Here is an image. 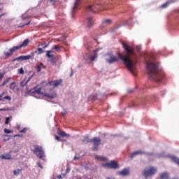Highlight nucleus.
<instances>
[{"instance_id": "36", "label": "nucleus", "mask_w": 179, "mask_h": 179, "mask_svg": "<svg viewBox=\"0 0 179 179\" xmlns=\"http://www.w3.org/2000/svg\"><path fill=\"white\" fill-rule=\"evenodd\" d=\"M55 139L56 141H58L59 142H62V140L61 139V137L58 136H55Z\"/></svg>"}, {"instance_id": "18", "label": "nucleus", "mask_w": 179, "mask_h": 179, "mask_svg": "<svg viewBox=\"0 0 179 179\" xmlns=\"http://www.w3.org/2000/svg\"><path fill=\"white\" fill-rule=\"evenodd\" d=\"M1 159H4L6 160H10V159H12V155H10V154H6L4 155H1Z\"/></svg>"}, {"instance_id": "16", "label": "nucleus", "mask_w": 179, "mask_h": 179, "mask_svg": "<svg viewBox=\"0 0 179 179\" xmlns=\"http://www.w3.org/2000/svg\"><path fill=\"white\" fill-rule=\"evenodd\" d=\"M99 51V49L94 50V55L90 56V61H94L97 59V52Z\"/></svg>"}, {"instance_id": "27", "label": "nucleus", "mask_w": 179, "mask_h": 179, "mask_svg": "<svg viewBox=\"0 0 179 179\" xmlns=\"http://www.w3.org/2000/svg\"><path fill=\"white\" fill-rule=\"evenodd\" d=\"M31 78H33V75L28 78L25 84H23V83H21L20 85L22 87H24V85H27V83H29V82H30V80H31Z\"/></svg>"}, {"instance_id": "49", "label": "nucleus", "mask_w": 179, "mask_h": 179, "mask_svg": "<svg viewBox=\"0 0 179 179\" xmlns=\"http://www.w3.org/2000/svg\"><path fill=\"white\" fill-rule=\"evenodd\" d=\"M57 179H62V176L61 175L57 176Z\"/></svg>"}, {"instance_id": "34", "label": "nucleus", "mask_w": 179, "mask_h": 179, "mask_svg": "<svg viewBox=\"0 0 179 179\" xmlns=\"http://www.w3.org/2000/svg\"><path fill=\"white\" fill-rule=\"evenodd\" d=\"M9 121H10V117H6L5 121L6 125H8V124H9Z\"/></svg>"}, {"instance_id": "17", "label": "nucleus", "mask_w": 179, "mask_h": 179, "mask_svg": "<svg viewBox=\"0 0 179 179\" xmlns=\"http://www.w3.org/2000/svg\"><path fill=\"white\" fill-rule=\"evenodd\" d=\"M58 135H59V136H62V138H69L71 136L70 134H66V132L64 131H59Z\"/></svg>"}, {"instance_id": "35", "label": "nucleus", "mask_w": 179, "mask_h": 179, "mask_svg": "<svg viewBox=\"0 0 179 179\" xmlns=\"http://www.w3.org/2000/svg\"><path fill=\"white\" fill-rule=\"evenodd\" d=\"M4 132H5V134H12V131H10L8 129H4Z\"/></svg>"}, {"instance_id": "41", "label": "nucleus", "mask_w": 179, "mask_h": 179, "mask_svg": "<svg viewBox=\"0 0 179 179\" xmlns=\"http://www.w3.org/2000/svg\"><path fill=\"white\" fill-rule=\"evenodd\" d=\"M19 73H20V75H23V73H24V71L23 70L22 68H21V69L19 70Z\"/></svg>"}, {"instance_id": "50", "label": "nucleus", "mask_w": 179, "mask_h": 179, "mask_svg": "<svg viewBox=\"0 0 179 179\" xmlns=\"http://www.w3.org/2000/svg\"><path fill=\"white\" fill-rule=\"evenodd\" d=\"M78 159H79V157H76V156H75L74 158H73L74 160H78Z\"/></svg>"}, {"instance_id": "45", "label": "nucleus", "mask_w": 179, "mask_h": 179, "mask_svg": "<svg viewBox=\"0 0 179 179\" xmlns=\"http://www.w3.org/2000/svg\"><path fill=\"white\" fill-rule=\"evenodd\" d=\"M5 85H6V83L3 81V82L1 84L0 87H3V86H5Z\"/></svg>"}, {"instance_id": "44", "label": "nucleus", "mask_w": 179, "mask_h": 179, "mask_svg": "<svg viewBox=\"0 0 179 179\" xmlns=\"http://www.w3.org/2000/svg\"><path fill=\"white\" fill-rule=\"evenodd\" d=\"M50 3H52V5H55V0H50Z\"/></svg>"}, {"instance_id": "54", "label": "nucleus", "mask_w": 179, "mask_h": 179, "mask_svg": "<svg viewBox=\"0 0 179 179\" xmlns=\"http://www.w3.org/2000/svg\"><path fill=\"white\" fill-rule=\"evenodd\" d=\"M62 115H65V114H66L65 112L64 113H62Z\"/></svg>"}, {"instance_id": "20", "label": "nucleus", "mask_w": 179, "mask_h": 179, "mask_svg": "<svg viewBox=\"0 0 179 179\" xmlns=\"http://www.w3.org/2000/svg\"><path fill=\"white\" fill-rule=\"evenodd\" d=\"M169 173L164 172L160 175V179H169Z\"/></svg>"}, {"instance_id": "30", "label": "nucleus", "mask_w": 179, "mask_h": 179, "mask_svg": "<svg viewBox=\"0 0 179 179\" xmlns=\"http://www.w3.org/2000/svg\"><path fill=\"white\" fill-rule=\"evenodd\" d=\"M169 3H170V1H167L166 3L162 4V5L161 6V8H167V6H169Z\"/></svg>"}, {"instance_id": "33", "label": "nucleus", "mask_w": 179, "mask_h": 179, "mask_svg": "<svg viewBox=\"0 0 179 179\" xmlns=\"http://www.w3.org/2000/svg\"><path fill=\"white\" fill-rule=\"evenodd\" d=\"M46 97H48V99H55L56 95H48L45 94Z\"/></svg>"}, {"instance_id": "46", "label": "nucleus", "mask_w": 179, "mask_h": 179, "mask_svg": "<svg viewBox=\"0 0 179 179\" xmlns=\"http://www.w3.org/2000/svg\"><path fill=\"white\" fill-rule=\"evenodd\" d=\"M31 23V21H29L27 24H24L23 26H27Z\"/></svg>"}, {"instance_id": "22", "label": "nucleus", "mask_w": 179, "mask_h": 179, "mask_svg": "<svg viewBox=\"0 0 179 179\" xmlns=\"http://www.w3.org/2000/svg\"><path fill=\"white\" fill-rule=\"evenodd\" d=\"M171 160L173 162H174V163H176V164H178V166H179V158H178L177 157H171Z\"/></svg>"}, {"instance_id": "31", "label": "nucleus", "mask_w": 179, "mask_h": 179, "mask_svg": "<svg viewBox=\"0 0 179 179\" xmlns=\"http://www.w3.org/2000/svg\"><path fill=\"white\" fill-rule=\"evenodd\" d=\"M53 50H56V51H59V50H61V46L56 45L54 46Z\"/></svg>"}, {"instance_id": "5", "label": "nucleus", "mask_w": 179, "mask_h": 179, "mask_svg": "<svg viewBox=\"0 0 179 179\" xmlns=\"http://www.w3.org/2000/svg\"><path fill=\"white\" fill-rule=\"evenodd\" d=\"M157 171V169H156V168L150 166L148 169L143 171V175L144 177H145V178H148V177H150V176H155Z\"/></svg>"}, {"instance_id": "53", "label": "nucleus", "mask_w": 179, "mask_h": 179, "mask_svg": "<svg viewBox=\"0 0 179 179\" xmlns=\"http://www.w3.org/2000/svg\"><path fill=\"white\" fill-rule=\"evenodd\" d=\"M48 45H45V46H43V48H47Z\"/></svg>"}, {"instance_id": "6", "label": "nucleus", "mask_w": 179, "mask_h": 179, "mask_svg": "<svg viewBox=\"0 0 179 179\" xmlns=\"http://www.w3.org/2000/svg\"><path fill=\"white\" fill-rule=\"evenodd\" d=\"M103 166L106 167L107 169H113L114 170H116V169H118V167H120V166L115 161H111L110 162L103 164Z\"/></svg>"}, {"instance_id": "9", "label": "nucleus", "mask_w": 179, "mask_h": 179, "mask_svg": "<svg viewBox=\"0 0 179 179\" xmlns=\"http://www.w3.org/2000/svg\"><path fill=\"white\" fill-rule=\"evenodd\" d=\"M99 9H100V6L90 5L87 7V10H90V12H96V10H98Z\"/></svg>"}, {"instance_id": "37", "label": "nucleus", "mask_w": 179, "mask_h": 179, "mask_svg": "<svg viewBox=\"0 0 179 179\" xmlns=\"http://www.w3.org/2000/svg\"><path fill=\"white\" fill-rule=\"evenodd\" d=\"M37 50L39 54H43L44 52V51H43V48H38Z\"/></svg>"}, {"instance_id": "59", "label": "nucleus", "mask_w": 179, "mask_h": 179, "mask_svg": "<svg viewBox=\"0 0 179 179\" xmlns=\"http://www.w3.org/2000/svg\"><path fill=\"white\" fill-rule=\"evenodd\" d=\"M0 149H1V145H0Z\"/></svg>"}, {"instance_id": "14", "label": "nucleus", "mask_w": 179, "mask_h": 179, "mask_svg": "<svg viewBox=\"0 0 179 179\" xmlns=\"http://www.w3.org/2000/svg\"><path fill=\"white\" fill-rule=\"evenodd\" d=\"M87 22L88 27H92V26L94 24V20L93 19L92 17H88L87 19Z\"/></svg>"}, {"instance_id": "25", "label": "nucleus", "mask_w": 179, "mask_h": 179, "mask_svg": "<svg viewBox=\"0 0 179 179\" xmlns=\"http://www.w3.org/2000/svg\"><path fill=\"white\" fill-rule=\"evenodd\" d=\"M4 100H8V101H10L12 100V98L9 96H4L3 99H0V101H4Z\"/></svg>"}, {"instance_id": "32", "label": "nucleus", "mask_w": 179, "mask_h": 179, "mask_svg": "<svg viewBox=\"0 0 179 179\" xmlns=\"http://www.w3.org/2000/svg\"><path fill=\"white\" fill-rule=\"evenodd\" d=\"M36 71L37 72H41V66L38 64L36 65Z\"/></svg>"}, {"instance_id": "26", "label": "nucleus", "mask_w": 179, "mask_h": 179, "mask_svg": "<svg viewBox=\"0 0 179 179\" xmlns=\"http://www.w3.org/2000/svg\"><path fill=\"white\" fill-rule=\"evenodd\" d=\"M15 87H16V83L15 82L11 83L10 85V89L11 90H15Z\"/></svg>"}, {"instance_id": "2", "label": "nucleus", "mask_w": 179, "mask_h": 179, "mask_svg": "<svg viewBox=\"0 0 179 179\" xmlns=\"http://www.w3.org/2000/svg\"><path fill=\"white\" fill-rule=\"evenodd\" d=\"M147 72L150 76V79L155 82H162L164 78L163 71L159 69V65L150 61L146 62Z\"/></svg>"}, {"instance_id": "13", "label": "nucleus", "mask_w": 179, "mask_h": 179, "mask_svg": "<svg viewBox=\"0 0 179 179\" xmlns=\"http://www.w3.org/2000/svg\"><path fill=\"white\" fill-rule=\"evenodd\" d=\"M28 93L31 94V93H34L36 94H41V88H38L37 90H36V87L28 91Z\"/></svg>"}, {"instance_id": "1", "label": "nucleus", "mask_w": 179, "mask_h": 179, "mask_svg": "<svg viewBox=\"0 0 179 179\" xmlns=\"http://www.w3.org/2000/svg\"><path fill=\"white\" fill-rule=\"evenodd\" d=\"M122 45L127 52V55L124 56L121 53H118L117 56L113 55L111 52L106 54V62L109 64H115V62H118L119 59H121L124 65H126L127 69L131 72L132 75H136V62L131 59V55L135 54V49L129 46L126 43L122 42Z\"/></svg>"}, {"instance_id": "21", "label": "nucleus", "mask_w": 179, "mask_h": 179, "mask_svg": "<svg viewBox=\"0 0 179 179\" xmlns=\"http://www.w3.org/2000/svg\"><path fill=\"white\" fill-rule=\"evenodd\" d=\"M95 159H96V160H101V162H107V158L99 155H96Z\"/></svg>"}, {"instance_id": "4", "label": "nucleus", "mask_w": 179, "mask_h": 179, "mask_svg": "<svg viewBox=\"0 0 179 179\" xmlns=\"http://www.w3.org/2000/svg\"><path fill=\"white\" fill-rule=\"evenodd\" d=\"M32 152L34 155L38 156L39 159H43V157H45V152L41 146H36Z\"/></svg>"}, {"instance_id": "48", "label": "nucleus", "mask_w": 179, "mask_h": 179, "mask_svg": "<svg viewBox=\"0 0 179 179\" xmlns=\"http://www.w3.org/2000/svg\"><path fill=\"white\" fill-rule=\"evenodd\" d=\"M41 66H42V68H43V69H45V66H44V65H43V63H40Z\"/></svg>"}, {"instance_id": "8", "label": "nucleus", "mask_w": 179, "mask_h": 179, "mask_svg": "<svg viewBox=\"0 0 179 179\" xmlns=\"http://www.w3.org/2000/svg\"><path fill=\"white\" fill-rule=\"evenodd\" d=\"M17 48H16V46H14L13 48L9 49V52H5L4 55H6V57H11V55H13L15 51H17Z\"/></svg>"}, {"instance_id": "15", "label": "nucleus", "mask_w": 179, "mask_h": 179, "mask_svg": "<svg viewBox=\"0 0 179 179\" xmlns=\"http://www.w3.org/2000/svg\"><path fill=\"white\" fill-rule=\"evenodd\" d=\"M138 155H145V152L143 150H138V151H134L131 155V157H135V156H138Z\"/></svg>"}, {"instance_id": "40", "label": "nucleus", "mask_w": 179, "mask_h": 179, "mask_svg": "<svg viewBox=\"0 0 179 179\" xmlns=\"http://www.w3.org/2000/svg\"><path fill=\"white\" fill-rule=\"evenodd\" d=\"M62 41H63V43H64V44H66V36H62Z\"/></svg>"}, {"instance_id": "7", "label": "nucleus", "mask_w": 179, "mask_h": 179, "mask_svg": "<svg viewBox=\"0 0 179 179\" xmlns=\"http://www.w3.org/2000/svg\"><path fill=\"white\" fill-rule=\"evenodd\" d=\"M32 55H22V56H20L18 57H16L15 59H13V61H27V59H33V57H34V52H33L31 53Z\"/></svg>"}, {"instance_id": "55", "label": "nucleus", "mask_w": 179, "mask_h": 179, "mask_svg": "<svg viewBox=\"0 0 179 179\" xmlns=\"http://www.w3.org/2000/svg\"><path fill=\"white\" fill-rule=\"evenodd\" d=\"M5 109H0V111H4Z\"/></svg>"}, {"instance_id": "42", "label": "nucleus", "mask_w": 179, "mask_h": 179, "mask_svg": "<svg viewBox=\"0 0 179 179\" xmlns=\"http://www.w3.org/2000/svg\"><path fill=\"white\" fill-rule=\"evenodd\" d=\"M9 79L10 78H6V80H4V83H6H6H9Z\"/></svg>"}, {"instance_id": "11", "label": "nucleus", "mask_w": 179, "mask_h": 179, "mask_svg": "<svg viewBox=\"0 0 179 179\" xmlns=\"http://www.w3.org/2000/svg\"><path fill=\"white\" fill-rule=\"evenodd\" d=\"M61 83H62V79L51 81L50 83V86H54L55 87H57V86H59V85H61Z\"/></svg>"}, {"instance_id": "29", "label": "nucleus", "mask_w": 179, "mask_h": 179, "mask_svg": "<svg viewBox=\"0 0 179 179\" xmlns=\"http://www.w3.org/2000/svg\"><path fill=\"white\" fill-rule=\"evenodd\" d=\"M20 171H22V169H17L13 171V173L15 176H19V174H20Z\"/></svg>"}, {"instance_id": "23", "label": "nucleus", "mask_w": 179, "mask_h": 179, "mask_svg": "<svg viewBox=\"0 0 179 179\" xmlns=\"http://www.w3.org/2000/svg\"><path fill=\"white\" fill-rule=\"evenodd\" d=\"M83 143H90V139L89 138V136H85L83 140H82Z\"/></svg>"}, {"instance_id": "3", "label": "nucleus", "mask_w": 179, "mask_h": 179, "mask_svg": "<svg viewBox=\"0 0 179 179\" xmlns=\"http://www.w3.org/2000/svg\"><path fill=\"white\" fill-rule=\"evenodd\" d=\"M90 143H93L92 150L94 152H97V150H99V146L101 145V138H100L99 137H94L90 139Z\"/></svg>"}, {"instance_id": "19", "label": "nucleus", "mask_w": 179, "mask_h": 179, "mask_svg": "<svg viewBox=\"0 0 179 179\" xmlns=\"http://www.w3.org/2000/svg\"><path fill=\"white\" fill-rule=\"evenodd\" d=\"M79 3H80V0H76L74 3V6L72 8V12L73 13L75 9H78V6H79Z\"/></svg>"}, {"instance_id": "57", "label": "nucleus", "mask_w": 179, "mask_h": 179, "mask_svg": "<svg viewBox=\"0 0 179 179\" xmlns=\"http://www.w3.org/2000/svg\"><path fill=\"white\" fill-rule=\"evenodd\" d=\"M1 94H3H3H5V92H3Z\"/></svg>"}, {"instance_id": "28", "label": "nucleus", "mask_w": 179, "mask_h": 179, "mask_svg": "<svg viewBox=\"0 0 179 179\" xmlns=\"http://www.w3.org/2000/svg\"><path fill=\"white\" fill-rule=\"evenodd\" d=\"M46 57H48V58H52L54 55H51V50H48L46 52Z\"/></svg>"}, {"instance_id": "56", "label": "nucleus", "mask_w": 179, "mask_h": 179, "mask_svg": "<svg viewBox=\"0 0 179 179\" xmlns=\"http://www.w3.org/2000/svg\"><path fill=\"white\" fill-rule=\"evenodd\" d=\"M57 41H61V39H57Z\"/></svg>"}, {"instance_id": "51", "label": "nucleus", "mask_w": 179, "mask_h": 179, "mask_svg": "<svg viewBox=\"0 0 179 179\" xmlns=\"http://www.w3.org/2000/svg\"><path fill=\"white\" fill-rule=\"evenodd\" d=\"M70 170H71V169L67 168V169H66V173H69Z\"/></svg>"}, {"instance_id": "38", "label": "nucleus", "mask_w": 179, "mask_h": 179, "mask_svg": "<svg viewBox=\"0 0 179 179\" xmlns=\"http://www.w3.org/2000/svg\"><path fill=\"white\" fill-rule=\"evenodd\" d=\"M3 76H5V73H0V80L3 79Z\"/></svg>"}, {"instance_id": "52", "label": "nucleus", "mask_w": 179, "mask_h": 179, "mask_svg": "<svg viewBox=\"0 0 179 179\" xmlns=\"http://www.w3.org/2000/svg\"><path fill=\"white\" fill-rule=\"evenodd\" d=\"M3 94H0V99H3Z\"/></svg>"}, {"instance_id": "39", "label": "nucleus", "mask_w": 179, "mask_h": 179, "mask_svg": "<svg viewBox=\"0 0 179 179\" xmlns=\"http://www.w3.org/2000/svg\"><path fill=\"white\" fill-rule=\"evenodd\" d=\"M27 131V129H26V128H24L23 129H22V130L20 131V132L21 134H24V133H26Z\"/></svg>"}, {"instance_id": "24", "label": "nucleus", "mask_w": 179, "mask_h": 179, "mask_svg": "<svg viewBox=\"0 0 179 179\" xmlns=\"http://www.w3.org/2000/svg\"><path fill=\"white\" fill-rule=\"evenodd\" d=\"M111 20H105L103 21V24H104L105 26H107V24H111Z\"/></svg>"}, {"instance_id": "43", "label": "nucleus", "mask_w": 179, "mask_h": 179, "mask_svg": "<svg viewBox=\"0 0 179 179\" xmlns=\"http://www.w3.org/2000/svg\"><path fill=\"white\" fill-rule=\"evenodd\" d=\"M37 164H38V167H40L41 169H43V165H41V163L38 162Z\"/></svg>"}, {"instance_id": "10", "label": "nucleus", "mask_w": 179, "mask_h": 179, "mask_svg": "<svg viewBox=\"0 0 179 179\" xmlns=\"http://www.w3.org/2000/svg\"><path fill=\"white\" fill-rule=\"evenodd\" d=\"M118 174L120 176H122L123 177L129 176V169H124L122 171H119Z\"/></svg>"}, {"instance_id": "12", "label": "nucleus", "mask_w": 179, "mask_h": 179, "mask_svg": "<svg viewBox=\"0 0 179 179\" xmlns=\"http://www.w3.org/2000/svg\"><path fill=\"white\" fill-rule=\"evenodd\" d=\"M29 43H30V41L29 39H25L20 46L15 47L17 50H20V48L23 47H27V45H29Z\"/></svg>"}, {"instance_id": "47", "label": "nucleus", "mask_w": 179, "mask_h": 179, "mask_svg": "<svg viewBox=\"0 0 179 179\" xmlns=\"http://www.w3.org/2000/svg\"><path fill=\"white\" fill-rule=\"evenodd\" d=\"M155 58H156V57L155 56L154 54H152V55H151V59H155Z\"/></svg>"}, {"instance_id": "58", "label": "nucleus", "mask_w": 179, "mask_h": 179, "mask_svg": "<svg viewBox=\"0 0 179 179\" xmlns=\"http://www.w3.org/2000/svg\"><path fill=\"white\" fill-rule=\"evenodd\" d=\"M71 76H72V73H71Z\"/></svg>"}]
</instances>
